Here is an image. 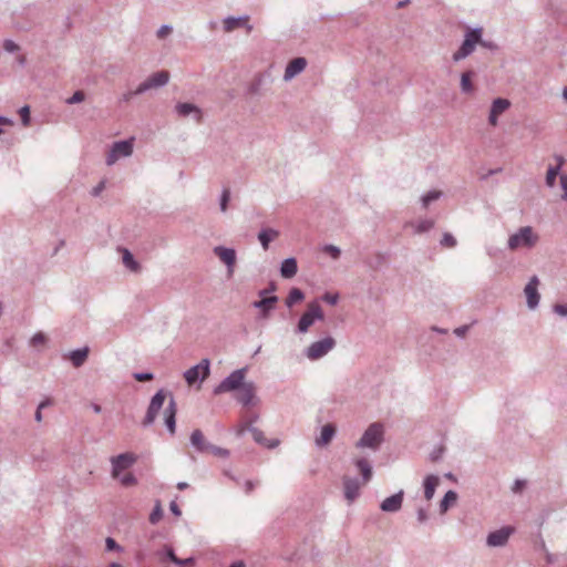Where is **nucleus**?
Masks as SVG:
<instances>
[{
	"label": "nucleus",
	"mask_w": 567,
	"mask_h": 567,
	"mask_svg": "<svg viewBox=\"0 0 567 567\" xmlns=\"http://www.w3.org/2000/svg\"><path fill=\"white\" fill-rule=\"evenodd\" d=\"M247 367L233 371L217 386L213 393L220 395L223 393H236L235 398L244 406H248V383L246 382Z\"/></svg>",
	"instance_id": "1"
},
{
	"label": "nucleus",
	"mask_w": 567,
	"mask_h": 567,
	"mask_svg": "<svg viewBox=\"0 0 567 567\" xmlns=\"http://www.w3.org/2000/svg\"><path fill=\"white\" fill-rule=\"evenodd\" d=\"M383 441L384 427L381 423L375 422L368 426L360 440L357 442L355 446L360 449L368 447L375 452L380 449Z\"/></svg>",
	"instance_id": "2"
},
{
	"label": "nucleus",
	"mask_w": 567,
	"mask_h": 567,
	"mask_svg": "<svg viewBox=\"0 0 567 567\" xmlns=\"http://www.w3.org/2000/svg\"><path fill=\"white\" fill-rule=\"evenodd\" d=\"M482 33V28L468 29L464 35L461 47L452 55L453 61L458 62L471 55L474 52L476 44L481 42Z\"/></svg>",
	"instance_id": "3"
},
{
	"label": "nucleus",
	"mask_w": 567,
	"mask_h": 567,
	"mask_svg": "<svg viewBox=\"0 0 567 567\" xmlns=\"http://www.w3.org/2000/svg\"><path fill=\"white\" fill-rule=\"evenodd\" d=\"M538 236L534 234L530 226L520 227L518 231L509 236L507 245L511 250H516L520 247L532 248L536 245Z\"/></svg>",
	"instance_id": "4"
},
{
	"label": "nucleus",
	"mask_w": 567,
	"mask_h": 567,
	"mask_svg": "<svg viewBox=\"0 0 567 567\" xmlns=\"http://www.w3.org/2000/svg\"><path fill=\"white\" fill-rule=\"evenodd\" d=\"M324 318L323 311L317 301L308 303V309L300 317L297 324V332L306 333L316 320H322Z\"/></svg>",
	"instance_id": "5"
},
{
	"label": "nucleus",
	"mask_w": 567,
	"mask_h": 567,
	"mask_svg": "<svg viewBox=\"0 0 567 567\" xmlns=\"http://www.w3.org/2000/svg\"><path fill=\"white\" fill-rule=\"evenodd\" d=\"M133 138L114 142L111 146L105 163L107 166L114 165L122 157H130L133 154Z\"/></svg>",
	"instance_id": "6"
},
{
	"label": "nucleus",
	"mask_w": 567,
	"mask_h": 567,
	"mask_svg": "<svg viewBox=\"0 0 567 567\" xmlns=\"http://www.w3.org/2000/svg\"><path fill=\"white\" fill-rule=\"evenodd\" d=\"M111 462V476L120 478L123 471L128 470L137 462V455L133 452H125L110 458Z\"/></svg>",
	"instance_id": "7"
},
{
	"label": "nucleus",
	"mask_w": 567,
	"mask_h": 567,
	"mask_svg": "<svg viewBox=\"0 0 567 567\" xmlns=\"http://www.w3.org/2000/svg\"><path fill=\"white\" fill-rule=\"evenodd\" d=\"M336 340L332 337H326L321 340L312 342L305 351L309 360H318L324 357L336 347Z\"/></svg>",
	"instance_id": "8"
},
{
	"label": "nucleus",
	"mask_w": 567,
	"mask_h": 567,
	"mask_svg": "<svg viewBox=\"0 0 567 567\" xmlns=\"http://www.w3.org/2000/svg\"><path fill=\"white\" fill-rule=\"evenodd\" d=\"M165 398H166V393L164 390H158L152 396L151 402L147 408V411H146V414H145V417L142 422L143 426H145V427L150 426L155 422V420L158 415V412L161 411V409L164 405Z\"/></svg>",
	"instance_id": "9"
},
{
	"label": "nucleus",
	"mask_w": 567,
	"mask_h": 567,
	"mask_svg": "<svg viewBox=\"0 0 567 567\" xmlns=\"http://www.w3.org/2000/svg\"><path fill=\"white\" fill-rule=\"evenodd\" d=\"M210 361L208 359H203L198 364L189 368L184 372V379L189 384L193 385L197 381L203 382L209 375Z\"/></svg>",
	"instance_id": "10"
},
{
	"label": "nucleus",
	"mask_w": 567,
	"mask_h": 567,
	"mask_svg": "<svg viewBox=\"0 0 567 567\" xmlns=\"http://www.w3.org/2000/svg\"><path fill=\"white\" fill-rule=\"evenodd\" d=\"M516 532L514 526L507 525L502 528L488 533L486 537V546L491 548L504 547L507 545L511 536Z\"/></svg>",
	"instance_id": "11"
},
{
	"label": "nucleus",
	"mask_w": 567,
	"mask_h": 567,
	"mask_svg": "<svg viewBox=\"0 0 567 567\" xmlns=\"http://www.w3.org/2000/svg\"><path fill=\"white\" fill-rule=\"evenodd\" d=\"M168 81L169 73L167 71L155 72L136 87L135 93H145L152 89L162 87L166 85Z\"/></svg>",
	"instance_id": "12"
},
{
	"label": "nucleus",
	"mask_w": 567,
	"mask_h": 567,
	"mask_svg": "<svg viewBox=\"0 0 567 567\" xmlns=\"http://www.w3.org/2000/svg\"><path fill=\"white\" fill-rule=\"evenodd\" d=\"M257 419H258V415L250 410V435L252 436V440L257 444H259L264 447H267V449H275L276 446H278L279 445L278 439H267L262 431L258 430L257 427L251 426V424L254 422H256Z\"/></svg>",
	"instance_id": "13"
},
{
	"label": "nucleus",
	"mask_w": 567,
	"mask_h": 567,
	"mask_svg": "<svg viewBox=\"0 0 567 567\" xmlns=\"http://www.w3.org/2000/svg\"><path fill=\"white\" fill-rule=\"evenodd\" d=\"M539 279L533 276L524 288V293L527 300V307L532 310L536 309L539 305L540 295L538 292Z\"/></svg>",
	"instance_id": "14"
},
{
	"label": "nucleus",
	"mask_w": 567,
	"mask_h": 567,
	"mask_svg": "<svg viewBox=\"0 0 567 567\" xmlns=\"http://www.w3.org/2000/svg\"><path fill=\"white\" fill-rule=\"evenodd\" d=\"M404 492L401 489L398 493L386 497L380 504V509L385 513H396L402 508Z\"/></svg>",
	"instance_id": "15"
},
{
	"label": "nucleus",
	"mask_w": 567,
	"mask_h": 567,
	"mask_svg": "<svg viewBox=\"0 0 567 567\" xmlns=\"http://www.w3.org/2000/svg\"><path fill=\"white\" fill-rule=\"evenodd\" d=\"M213 251L227 266L228 274L231 275L236 262V251L224 246H216Z\"/></svg>",
	"instance_id": "16"
},
{
	"label": "nucleus",
	"mask_w": 567,
	"mask_h": 567,
	"mask_svg": "<svg viewBox=\"0 0 567 567\" xmlns=\"http://www.w3.org/2000/svg\"><path fill=\"white\" fill-rule=\"evenodd\" d=\"M176 412H177V404H176L174 396L171 394L168 404L164 411L165 425L171 434H174L175 430H176Z\"/></svg>",
	"instance_id": "17"
},
{
	"label": "nucleus",
	"mask_w": 567,
	"mask_h": 567,
	"mask_svg": "<svg viewBox=\"0 0 567 567\" xmlns=\"http://www.w3.org/2000/svg\"><path fill=\"white\" fill-rule=\"evenodd\" d=\"M360 482L355 477H343L344 497L349 503H352L360 495Z\"/></svg>",
	"instance_id": "18"
},
{
	"label": "nucleus",
	"mask_w": 567,
	"mask_h": 567,
	"mask_svg": "<svg viewBox=\"0 0 567 567\" xmlns=\"http://www.w3.org/2000/svg\"><path fill=\"white\" fill-rule=\"evenodd\" d=\"M307 66V60L305 58H295L286 66L284 80L289 81L296 75L301 73Z\"/></svg>",
	"instance_id": "19"
},
{
	"label": "nucleus",
	"mask_w": 567,
	"mask_h": 567,
	"mask_svg": "<svg viewBox=\"0 0 567 567\" xmlns=\"http://www.w3.org/2000/svg\"><path fill=\"white\" fill-rule=\"evenodd\" d=\"M511 103L506 99L498 97L494 100L488 116L489 124L496 125L498 115L505 112Z\"/></svg>",
	"instance_id": "20"
},
{
	"label": "nucleus",
	"mask_w": 567,
	"mask_h": 567,
	"mask_svg": "<svg viewBox=\"0 0 567 567\" xmlns=\"http://www.w3.org/2000/svg\"><path fill=\"white\" fill-rule=\"evenodd\" d=\"M240 28H248V16L227 17L223 20V29L225 32H231Z\"/></svg>",
	"instance_id": "21"
},
{
	"label": "nucleus",
	"mask_w": 567,
	"mask_h": 567,
	"mask_svg": "<svg viewBox=\"0 0 567 567\" xmlns=\"http://www.w3.org/2000/svg\"><path fill=\"white\" fill-rule=\"evenodd\" d=\"M176 113L179 116L187 117L189 115H194V118L197 122H200L202 111L198 106L192 103H177L175 106Z\"/></svg>",
	"instance_id": "22"
},
{
	"label": "nucleus",
	"mask_w": 567,
	"mask_h": 567,
	"mask_svg": "<svg viewBox=\"0 0 567 567\" xmlns=\"http://www.w3.org/2000/svg\"><path fill=\"white\" fill-rule=\"evenodd\" d=\"M278 302V297L271 295L269 297H264L259 300L252 302V307L259 309L262 313V317H268L269 312L274 309L275 305Z\"/></svg>",
	"instance_id": "23"
},
{
	"label": "nucleus",
	"mask_w": 567,
	"mask_h": 567,
	"mask_svg": "<svg viewBox=\"0 0 567 567\" xmlns=\"http://www.w3.org/2000/svg\"><path fill=\"white\" fill-rule=\"evenodd\" d=\"M190 444L197 452L207 453L212 443L205 440L200 430H194L190 435Z\"/></svg>",
	"instance_id": "24"
},
{
	"label": "nucleus",
	"mask_w": 567,
	"mask_h": 567,
	"mask_svg": "<svg viewBox=\"0 0 567 567\" xmlns=\"http://www.w3.org/2000/svg\"><path fill=\"white\" fill-rule=\"evenodd\" d=\"M280 233L277 229L270 227H264L257 235L259 243L261 244L264 250L269 248V244L279 237Z\"/></svg>",
	"instance_id": "25"
},
{
	"label": "nucleus",
	"mask_w": 567,
	"mask_h": 567,
	"mask_svg": "<svg viewBox=\"0 0 567 567\" xmlns=\"http://www.w3.org/2000/svg\"><path fill=\"white\" fill-rule=\"evenodd\" d=\"M298 264L293 257L286 258L280 265V275L285 279H290L297 275Z\"/></svg>",
	"instance_id": "26"
},
{
	"label": "nucleus",
	"mask_w": 567,
	"mask_h": 567,
	"mask_svg": "<svg viewBox=\"0 0 567 567\" xmlns=\"http://www.w3.org/2000/svg\"><path fill=\"white\" fill-rule=\"evenodd\" d=\"M90 349L89 347H83L80 349H75L69 353V359L72 362L74 368H80L84 364L87 359Z\"/></svg>",
	"instance_id": "27"
},
{
	"label": "nucleus",
	"mask_w": 567,
	"mask_h": 567,
	"mask_svg": "<svg viewBox=\"0 0 567 567\" xmlns=\"http://www.w3.org/2000/svg\"><path fill=\"white\" fill-rule=\"evenodd\" d=\"M336 426L331 423H328L322 426L320 436L316 439V444L318 446H324L331 442L336 434Z\"/></svg>",
	"instance_id": "28"
},
{
	"label": "nucleus",
	"mask_w": 567,
	"mask_h": 567,
	"mask_svg": "<svg viewBox=\"0 0 567 567\" xmlns=\"http://www.w3.org/2000/svg\"><path fill=\"white\" fill-rule=\"evenodd\" d=\"M440 483V478L436 475H427L424 480L423 486H424V497L427 501H431L434 496L435 488Z\"/></svg>",
	"instance_id": "29"
},
{
	"label": "nucleus",
	"mask_w": 567,
	"mask_h": 567,
	"mask_svg": "<svg viewBox=\"0 0 567 567\" xmlns=\"http://www.w3.org/2000/svg\"><path fill=\"white\" fill-rule=\"evenodd\" d=\"M354 464L362 475L363 483H368L372 478V466L369 461L365 458H358Z\"/></svg>",
	"instance_id": "30"
},
{
	"label": "nucleus",
	"mask_w": 567,
	"mask_h": 567,
	"mask_svg": "<svg viewBox=\"0 0 567 567\" xmlns=\"http://www.w3.org/2000/svg\"><path fill=\"white\" fill-rule=\"evenodd\" d=\"M475 75V72L472 70L465 71L461 75V91L465 94L472 93L474 91V85L472 83V78Z\"/></svg>",
	"instance_id": "31"
},
{
	"label": "nucleus",
	"mask_w": 567,
	"mask_h": 567,
	"mask_svg": "<svg viewBox=\"0 0 567 567\" xmlns=\"http://www.w3.org/2000/svg\"><path fill=\"white\" fill-rule=\"evenodd\" d=\"M122 251H123L122 259H123L124 266L133 272H138L141 270V265L135 260L132 252L126 248H124Z\"/></svg>",
	"instance_id": "32"
},
{
	"label": "nucleus",
	"mask_w": 567,
	"mask_h": 567,
	"mask_svg": "<svg viewBox=\"0 0 567 567\" xmlns=\"http://www.w3.org/2000/svg\"><path fill=\"white\" fill-rule=\"evenodd\" d=\"M457 501V493L454 491H447L440 502V512L446 513L449 508Z\"/></svg>",
	"instance_id": "33"
},
{
	"label": "nucleus",
	"mask_w": 567,
	"mask_h": 567,
	"mask_svg": "<svg viewBox=\"0 0 567 567\" xmlns=\"http://www.w3.org/2000/svg\"><path fill=\"white\" fill-rule=\"evenodd\" d=\"M303 299H305L303 291L299 288L293 287L290 289L285 302L288 308H291L293 305L302 301Z\"/></svg>",
	"instance_id": "34"
},
{
	"label": "nucleus",
	"mask_w": 567,
	"mask_h": 567,
	"mask_svg": "<svg viewBox=\"0 0 567 567\" xmlns=\"http://www.w3.org/2000/svg\"><path fill=\"white\" fill-rule=\"evenodd\" d=\"M442 195L441 190H430L421 197L422 207L427 208L431 203L437 200Z\"/></svg>",
	"instance_id": "35"
},
{
	"label": "nucleus",
	"mask_w": 567,
	"mask_h": 567,
	"mask_svg": "<svg viewBox=\"0 0 567 567\" xmlns=\"http://www.w3.org/2000/svg\"><path fill=\"white\" fill-rule=\"evenodd\" d=\"M559 166H549L546 174L545 183L548 187H554L557 176L559 175Z\"/></svg>",
	"instance_id": "36"
},
{
	"label": "nucleus",
	"mask_w": 567,
	"mask_h": 567,
	"mask_svg": "<svg viewBox=\"0 0 567 567\" xmlns=\"http://www.w3.org/2000/svg\"><path fill=\"white\" fill-rule=\"evenodd\" d=\"M162 517H163L162 505H161V502L157 501L152 513L150 514V523L155 525L161 520Z\"/></svg>",
	"instance_id": "37"
},
{
	"label": "nucleus",
	"mask_w": 567,
	"mask_h": 567,
	"mask_svg": "<svg viewBox=\"0 0 567 567\" xmlns=\"http://www.w3.org/2000/svg\"><path fill=\"white\" fill-rule=\"evenodd\" d=\"M433 227H434V221L433 220H431V219H423V220H420L415 225V233L416 234L426 233V231L431 230Z\"/></svg>",
	"instance_id": "38"
},
{
	"label": "nucleus",
	"mask_w": 567,
	"mask_h": 567,
	"mask_svg": "<svg viewBox=\"0 0 567 567\" xmlns=\"http://www.w3.org/2000/svg\"><path fill=\"white\" fill-rule=\"evenodd\" d=\"M118 480L121 484L125 487L134 486L137 484V478L132 473H127L123 476L120 475Z\"/></svg>",
	"instance_id": "39"
},
{
	"label": "nucleus",
	"mask_w": 567,
	"mask_h": 567,
	"mask_svg": "<svg viewBox=\"0 0 567 567\" xmlns=\"http://www.w3.org/2000/svg\"><path fill=\"white\" fill-rule=\"evenodd\" d=\"M207 453H212L213 455H215L217 457H224V458L229 456L228 450L216 446L214 444H210V449L208 450Z\"/></svg>",
	"instance_id": "40"
},
{
	"label": "nucleus",
	"mask_w": 567,
	"mask_h": 567,
	"mask_svg": "<svg viewBox=\"0 0 567 567\" xmlns=\"http://www.w3.org/2000/svg\"><path fill=\"white\" fill-rule=\"evenodd\" d=\"M19 115L21 117V122L24 126H28L30 125V106L29 105H24L22 106L20 110H19Z\"/></svg>",
	"instance_id": "41"
},
{
	"label": "nucleus",
	"mask_w": 567,
	"mask_h": 567,
	"mask_svg": "<svg viewBox=\"0 0 567 567\" xmlns=\"http://www.w3.org/2000/svg\"><path fill=\"white\" fill-rule=\"evenodd\" d=\"M441 245L447 248H453L456 246V239L450 233H445L441 239Z\"/></svg>",
	"instance_id": "42"
},
{
	"label": "nucleus",
	"mask_w": 567,
	"mask_h": 567,
	"mask_svg": "<svg viewBox=\"0 0 567 567\" xmlns=\"http://www.w3.org/2000/svg\"><path fill=\"white\" fill-rule=\"evenodd\" d=\"M230 199V192L229 189L225 188L221 193L220 200H219V207L223 213L227 210V205Z\"/></svg>",
	"instance_id": "43"
},
{
	"label": "nucleus",
	"mask_w": 567,
	"mask_h": 567,
	"mask_svg": "<svg viewBox=\"0 0 567 567\" xmlns=\"http://www.w3.org/2000/svg\"><path fill=\"white\" fill-rule=\"evenodd\" d=\"M85 99V94L83 91L79 90L73 93L71 97L66 100L68 104H76L83 102Z\"/></svg>",
	"instance_id": "44"
},
{
	"label": "nucleus",
	"mask_w": 567,
	"mask_h": 567,
	"mask_svg": "<svg viewBox=\"0 0 567 567\" xmlns=\"http://www.w3.org/2000/svg\"><path fill=\"white\" fill-rule=\"evenodd\" d=\"M323 251L329 254L333 259H338L341 255L340 248L334 245H326Z\"/></svg>",
	"instance_id": "45"
},
{
	"label": "nucleus",
	"mask_w": 567,
	"mask_h": 567,
	"mask_svg": "<svg viewBox=\"0 0 567 567\" xmlns=\"http://www.w3.org/2000/svg\"><path fill=\"white\" fill-rule=\"evenodd\" d=\"M105 547L106 550H116V551H123V547L120 546L116 540L112 537H107L105 539Z\"/></svg>",
	"instance_id": "46"
},
{
	"label": "nucleus",
	"mask_w": 567,
	"mask_h": 567,
	"mask_svg": "<svg viewBox=\"0 0 567 567\" xmlns=\"http://www.w3.org/2000/svg\"><path fill=\"white\" fill-rule=\"evenodd\" d=\"M321 299L331 305V306H334L338 303L339 301V295L338 293H330V292H326L321 296Z\"/></svg>",
	"instance_id": "47"
},
{
	"label": "nucleus",
	"mask_w": 567,
	"mask_h": 567,
	"mask_svg": "<svg viewBox=\"0 0 567 567\" xmlns=\"http://www.w3.org/2000/svg\"><path fill=\"white\" fill-rule=\"evenodd\" d=\"M133 378L138 382H146L153 380L154 375L151 372H135Z\"/></svg>",
	"instance_id": "48"
},
{
	"label": "nucleus",
	"mask_w": 567,
	"mask_h": 567,
	"mask_svg": "<svg viewBox=\"0 0 567 567\" xmlns=\"http://www.w3.org/2000/svg\"><path fill=\"white\" fill-rule=\"evenodd\" d=\"M47 341V337L44 336V333L42 332H37L32 338H31V346L33 347H38L40 344H44Z\"/></svg>",
	"instance_id": "49"
},
{
	"label": "nucleus",
	"mask_w": 567,
	"mask_h": 567,
	"mask_svg": "<svg viewBox=\"0 0 567 567\" xmlns=\"http://www.w3.org/2000/svg\"><path fill=\"white\" fill-rule=\"evenodd\" d=\"M248 429V419L243 417L239 425L236 429V436L241 437Z\"/></svg>",
	"instance_id": "50"
},
{
	"label": "nucleus",
	"mask_w": 567,
	"mask_h": 567,
	"mask_svg": "<svg viewBox=\"0 0 567 567\" xmlns=\"http://www.w3.org/2000/svg\"><path fill=\"white\" fill-rule=\"evenodd\" d=\"M3 49L9 53H13L18 51L20 47L14 41L8 39L3 41Z\"/></svg>",
	"instance_id": "51"
},
{
	"label": "nucleus",
	"mask_w": 567,
	"mask_h": 567,
	"mask_svg": "<svg viewBox=\"0 0 567 567\" xmlns=\"http://www.w3.org/2000/svg\"><path fill=\"white\" fill-rule=\"evenodd\" d=\"M559 183H560V187L563 189V194L560 195V198L563 200H567V175L566 174H563L559 176Z\"/></svg>",
	"instance_id": "52"
},
{
	"label": "nucleus",
	"mask_w": 567,
	"mask_h": 567,
	"mask_svg": "<svg viewBox=\"0 0 567 567\" xmlns=\"http://www.w3.org/2000/svg\"><path fill=\"white\" fill-rule=\"evenodd\" d=\"M525 486H526V481L517 478V480H515V482L512 486V492L515 494L520 493L525 488Z\"/></svg>",
	"instance_id": "53"
},
{
	"label": "nucleus",
	"mask_w": 567,
	"mask_h": 567,
	"mask_svg": "<svg viewBox=\"0 0 567 567\" xmlns=\"http://www.w3.org/2000/svg\"><path fill=\"white\" fill-rule=\"evenodd\" d=\"M173 28L168 24H163L158 30H157V38L159 39H164L165 37H167L171 32H172Z\"/></svg>",
	"instance_id": "54"
},
{
	"label": "nucleus",
	"mask_w": 567,
	"mask_h": 567,
	"mask_svg": "<svg viewBox=\"0 0 567 567\" xmlns=\"http://www.w3.org/2000/svg\"><path fill=\"white\" fill-rule=\"evenodd\" d=\"M553 309L558 316L567 317V303H556Z\"/></svg>",
	"instance_id": "55"
},
{
	"label": "nucleus",
	"mask_w": 567,
	"mask_h": 567,
	"mask_svg": "<svg viewBox=\"0 0 567 567\" xmlns=\"http://www.w3.org/2000/svg\"><path fill=\"white\" fill-rule=\"evenodd\" d=\"M166 558H168L172 563H176L178 557L175 555L174 549L171 546H165L163 550Z\"/></svg>",
	"instance_id": "56"
},
{
	"label": "nucleus",
	"mask_w": 567,
	"mask_h": 567,
	"mask_svg": "<svg viewBox=\"0 0 567 567\" xmlns=\"http://www.w3.org/2000/svg\"><path fill=\"white\" fill-rule=\"evenodd\" d=\"M417 522L424 524L429 519L427 512L424 508H419L416 512Z\"/></svg>",
	"instance_id": "57"
},
{
	"label": "nucleus",
	"mask_w": 567,
	"mask_h": 567,
	"mask_svg": "<svg viewBox=\"0 0 567 567\" xmlns=\"http://www.w3.org/2000/svg\"><path fill=\"white\" fill-rule=\"evenodd\" d=\"M175 565H177V566H179V567H189V566H193V565H194V558H193V557L185 558V559L178 558V559L176 560Z\"/></svg>",
	"instance_id": "58"
},
{
	"label": "nucleus",
	"mask_w": 567,
	"mask_h": 567,
	"mask_svg": "<svg viewBox=\"0 0 567 567\" xmlns=\"http://www.w3.org/2000/svg\"><path fill=\"white\" fill-rule=\"evenodd\" d=\"M470 329V326L467 324H464V326H461V327H457L455 330H454V334L458 338H464L467 333Z\"/></svg>",
	"instance_id": "59"
},
{
	"label": "nucleus",
	"mask_w": 567,
	"mask_h": 567,
	"mask_svg": "<svg viewBox=\"0 0 567 567\" xmlns=\"http://www.w3.org/2000/svg\"><path fill=\"white\" fill-rule=\"evenodd\" d=\"M105 188V181H101L91 192L92 196L97 197Z\"/></svg>",
	"instance_id": "60"
},
{
	"label": "nucleus",
	"mask_w": 567,
	"mask_h": 567,
	"mask_svg": "<svg viewBox=\"0 0 567 567\" xmlns=\"http://www.w3.org/2000/svg\"><path fill=\"white\" fill-rule=\"evenodd\" d=\"M141 93H135V91H128V92H125L122 94L120 101L121 102H124V103H127L132 100L133 96L135 95H140Z\"/></svg>",
	"instance_id": "61"
},
{
	"label": "nucleus",
	"mask_w": 567,
	"mask_h": 567,
	"mask_svg": "<svg viewBox=\"0 0 567 567\" xmlns=\"http://www.w3.org/2000/svg\"><path fill=\"white\" fill-rule=\"evenodd\" d=\"M477 44H481L482 47L489 49V50H496L497 45L493 41H485L481 38V42Z\"/></svg>",
	"instance_id": "62"
},
{
	"label": "nucleus",
	"mask_w": 567,
	"mask_h": 567,
	"mask_svg": "<svg viewBox=\"0 0 567 567\" xmlns=\"http://www.w3.org/2000/svg\"><path fill=\"white\" fill-rule=\"evenodd\" d=\"M169 509L171 512L175 515V516H181L182 515V511L181 508L178 507V505L176 504V502H171L169 504Z\"/></svg>",
	"instance_id": "63"
},
{
	"label": "nucleus",
	"mask_w": 567,
	"mask_h": 567,
	"mask_svg": "<svg viewBox=\"0 0 567 567\" xmlns=\"http://www.w3.org/2000/svg\"><path fill=\"white\" fill-rule=\"evenodd\" d=\"M249 401H250V406H254L258 403L259 399L252 392V383L250 382V398H249Z\"/></svg>",
	"instance_id": "64"
}]
</instances>
